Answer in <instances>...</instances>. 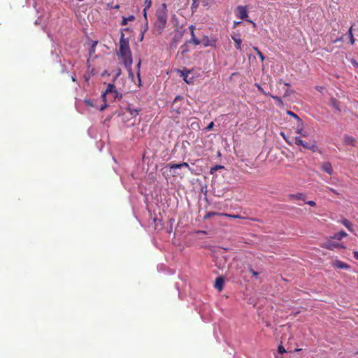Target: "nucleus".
Listing matches in <instances>:
<instances>
[{
    "label": "nucleus",
    "instance_id": "obj_1",
    "mask_svg": "<svg viewBox=\"0 0 358 358\" xmlns=\"http://www.w3.org/2000/svg\"><path fill=\"white\" fill-rule=\"evenodd\" d=\"M117 55L122 58L124 64L127 68H131L133 60L131 51L129 47V40L124 37V34L122 33L119 42V51Z\"/></svg>",
    "mask_w": 358,
    "mask_h": 358
},
{
    "label": "nucleus",
    "instance_id": "obj_2",
    "mask_svg": "<svg viewBox=\"0 0 358 358\" xmlns=\"http://www.w3.org/2000/svg\"><path fill=\"white\" fill-rule=\"evenodd\" d=\"M155 16L156 22L155 27L159 33L161 34L165 29L168 20V9L167 5L165 3H162L157 9Z\"/></svg>",
    "mask_w": 358,
    "mask_h": 358
},
{
    "label": "nucleus",
    "instance_id": "obj_3",
    "mask_svg": "<svg viewBox=\"0 0 358 358\" xmlns=\"http://www.w3.org/2000/svg\"><path fill=\"white\" fill-rule=\"evenodd\" d=\"M110 95H111V96L113 99H120L122 97L121 95L119 96V93L117 92L116 87H115V85H113V84L108 85L107 89L102 94V97L104 99H106V96H110Z\"/></svg>",
    "mask_w": 358,
    "mask_h": 358
},
{
    "label": "nucleus",
    "instance_id": "obj_4",
    "mask_svg": "<svg viewBox=\"0 0 358 358\" xmlns=\"http://www.w3.org/2000/svg\"><path fill=\"white\" fill-rule=\"evenodd\" d=\"M294 143L297 145L302 146L303 148L308 149V150H310L312 151H315V148H316L315 143H310L305 142L303 140L301 139V136H296L294 138Z\"/></svg>",
    "mask_w": 358,
    "mask_h": 358
},
{
    "label": "nucleus",
    "instance_id": "obj_5",
    "mask_svg": "<svg viewBox=\"0 0 358 358\" xmlns=\"http://www.w3.org/2000/svg\"><path fill=\"white\" fill-rule=\"evenodd\" d=\"M231 38L235 43V48L236 50H242V40L241 38V34L240 33L234 32L231 35Z\"/></svg>",
    "mask_w": 358,
    "mask_h": 358
},
{
    "label": "nucleus",
    "instance_id": "obj_6",
    "mask_svg": "<svg viewBox=\"0 0 358 358\" xmlns=\"http://www.w3.org/2000/svg\"><path fill=\"white\" fill-rule=\"evenodd\" d=\"M217 39L215 38H209L208 36H204L201 39V43L204 47H215Z\"/></svg>",
    "mask_w": 358,
    "mask_h": 358
},
{
    "label": "nucleus",
    "instance_id": "obj_7",
    "mask_svg": "<svg viewBox=\"0 0 358 358\" xmlns=\"http://www.w3.org/2000/svg\"><path fill=\"white\" fill-rule=\"evenodd\" d=\"M236 16L241 20L246 19L248 16L246 7L238 6L236 8Z\"/></svg>",
    "mask_w": 358,
    "mask_h": 358
},
{
    "label": "nucleus",
    "instance_id": "obj_8",
    "mask_svg": "<svg viewBox=\"0 0 358 358\" xmlns=\"http://www.w3.org/2000/svg\"><path fill=\"white\" fill-rule=\"evenodd\" d=\"M321 170L330 176L334 173L332 165L329 162L322 163L321 165Z\"/></svg>",
    "mask_w": 358,
    "mask_h": 358
},
{
    "label": "nucleus",
    "instance_id": "obj_9",
    "mask_svg": "<svg viewBox=\"0 0 358 358\" xmlns=\"http://www.w3.org/2000/svg\"><path fill=\"white\" fill-rule=\"evenodd\" d=\"M189 73H191V71H180V76L183 78V80L187 84H193L194 78L193 77L189 78Z\"/></svg>",
    "mask_w": 358,
    "mask_h": 358
},
{
    "label": "nucleus",
    "instance_id": "obj_10",
    "mask_svg": "<svg viewBox=\"0 0 358 358\" xmlns=\"http://www.w3.org/2000/svg\"><path fill=\"white\" fill-rule=\"evenodd\" d=\"M333 266L341 269H349L350 267V265L340 260L334 261L333 262Z\"/></svg>",
    "mask_w": 358,
    "mask_h": 358
},
{
    "label": "nucleus",
    "instance_id": "obj_11",
    "mask_svg": "<svg viewBox=\"0 0 358 358\" xmlns=\"http://www.w3.org/2000/svg\"><path fill=\"white\" fill-rule=\"evenodd\" d=\"M288 197L291 200H301L303 201H306V195L303 193L290 194Z\"/></svg>",
    "mask_w": 358,
    "mask_h": 358
},
{
    "label": "nucleus",
    "instance_id": "obj_12",
    "mask_svg": "<svg viewBox=\"0 0 358 358\" xmlns=\"http://www.w3.org/2000/svg\"><path fill=\"white\" fill-rule=\"evenodd\" d=\"M189 29L191 30V42H192L195 45H198L201 43V40L198 39L194 34V30L195 29V27L194 25H190Z\"/></svg>",
    "mask_w": 358,
    "mask_h": 358
},
{
    "label": "nucleus",
    "instance_id": "obj_13",
    "mask_svg": "<svg viewBox=\"0 0 358 358\" xmlns=\"http://www.w3.org/2000/svg\"><path fill=\"white\" fill-rule=\"evenodd\" d=\"M224 284V278L222 277H218L215 279V287L219 291H222L223 289Z\"/></svg>",
    "mask_w": 358,
    "mask_h": 358
},
{
    "label": "nucleus",
    "instance_id": "obj_14",
    "mask_svg": "<svg viewBox=\"0 0 358 358\" xmlns=\"http://www.w3.org/2000/svg\"><path fill=\"white\" fill-rule=\"evenodd\" d=\"M152 0H145V1H144L145 8L143 9V16L147 22H148L147 10L152 6Z\"/></svg>",
    "mask_w": 358,
    "mask_h": 358
},
{
    "label": "nucleus",
    "instance_id": "obj_15",
    "mask_svg": "<svg viewBox=\"0 0 358 358\" xmlns=\"http://www.w3.org/2000/svg\"><path fill=\"white\" fill-rule=\"evenodd\" d=\"M355 141H356L355 138L351 136L346 135L344 137V143L346 145L355 146Z\"/></svg>",
    "mask_w": 358,
    "mask_h": 358
},
{
    "label": "nucleus",
    "instance_id": "obj_16",
    "mask_svg": "<svg viewBox=\"0 0 358 358\" xmlns=\"http://www.w3.org/2000/svg\"><path fill=\"white\" fill-rule=\"evenodd\" d=\"M348 234L344 231H341L336 234H335L331 238L334 239L341 240L343 238L345 237Z\"/></svg>",
    "mask_w": 358,
    "mask_h": 358
},
{
    "label": "nucleus",
    "instance_id": "obj_17",
    "mask_svg": "<svg viewBox=\"0 0 358 358\" xmlns=\"http://www.w3.org/2000/svg\"><path fill=\"white\" fill-rule=\"evenodd\" d=\"M340 246V244L338 243H334L331 242H328L325 244V248L328 250H334L336 248H338Z\"/></svg>",
    "mask_w": 358,
    "mask_h": 358
},
{
    "label": "nucleus",
    "instance_id": "obj_18",
    "mask_svg": "<svg viewBox=\"0 0 358 358\" xmlns=\"http://www.w3.org/2000/svg\"><path fill=\"white\" fill-rule=\"evenodd\" d=\"M134 20V15H130L128 17H123L122 22H121V25H122V26L126 25V24H127L128 21H132Z\"/></svg>",
    "mask_w": 358,
    "mask_h": 358
},
{
    "label": "nucleus",
    "instance_id": "obj_19",
    "mask_svg": "<svg viewBox=\"0 0 358 358\" xmlns=\"http://www.w3.org/2000/svg\"><path fill=\"white\" fill-rule=\"evenodd\" d=\"M303 121H301V122H298V124L296 128V133L298 134H302V131H303Z\"/></svg>",
    "mask_w": 358,
    "mask_h": 358
},
{
    "label": "nucleus",
    "instance_id": "obj_20",
    "mask_svg": "<svg viewBox=\"0 0 358 358\" xmlns=\"http://www.w3.org/2000/svg\"><path fill=\"white\" fill-rule=\"evenodd\" d=\"M167 166L171 170L176 169H181L182 168L181 163L180 164H176V163L171 162V163L168 164Z\"/></svg>",
    "mask_w": 358,
    "mask_h": 358
},
{
    "label": "nucleus",
    "instance_id": "obj_21",
    "mask_svg": "<svg viewBox=\"0 0 358 358\" xmlns=\"http://www.w3.org/2000/svg\"><path fill=\"white\" fill-rule=\"evenodd\" d=\"M128 110L131 115L136 116L137 115H138L139 112L141 111V109L129 108Z\"/></svg>",
    "mask_w": 358,
    "mask_h": 358
},
{
    "label": "nucleus",
    "instance_id": "obj_22",
    "mask_svg": "<svg viewBox=\"0 0 358 358\" xmlns=\"http://www.w3.org/2000/svg\"><path fill=\"white\" fill-rule=\"evenodd\" d=\"M222 213H216V212H208V213L206 214V215L204 216V220H207V219H209L212 216H214V215H221Z\"/></svg>",
    "mask_w": 358,
    "mask_h": 358
},
{
    "label": "nucleus",
    "instance_id": "obj_23",
    "mask_svg": "<svg viewBox=\"0 0 358 358\" xmlns=\"http://www.w3.org/2000/svg\"><path fill=\"white\" fill-rule=\"evenodd\" d=\"M287 114L294 117L296 120H297L298 122H301V121H302L301 119L292 111L288 110Z\"/></svg>",
    "mask_w": 358,
    "mask_h": 358
},
{
    "label": "nucleus",
    "instance_id": "obj_24",
    "mask_svg": "<svg viewBox=\"0 0 358 358\" xmlns=\"http://www.w3.org/2000/svg\"><path fill=\"white\" fill-rule=\"evenodd\" d=\"M348 34H349V36H350V43H351V45H353L355 43V39H354V36L352 34V26H351V27L350 28Z\"/></svg>",
    "mask_w": 358,
    "mask_h": 358
},
{
    "label": "nucleus",
    "instance_id": "obj_25",
    "mask_svg": "<svg viewBox=\"0 0 358 358\" xmlns=\"http://www.w3.org/2000/svg\"><path fill=\"white\" fill-rule=\"evenodd\" d=\"M343 224H344V226H345L347 229H349V230H350V231L352 230L351 227H352V224L349 220H346V219H345V220H344L343 221Z\"/></svg>",
    "mask_w": 358,
    "mask_h": 358
},
{
    "label": "nucleus",
    "instance_id": "obj_26",
    "mask_svg": "<svg viewBox=\"0 0 358 358\" xmlns=\"http://www.w3.org/2000/svg\"><path fill=\"white\" fill-rule=\"evenodd\" d=\"M270 96L271 98H273L274 100H275L276 102L278 103V105H280V106L283 105V102L280 97H279L278 96H273V95H270Z\"/></svg>",
    "mask_w": 358,
    "mask_h": 358
},
{
    "label": "nucleus",
    "instance_id": "obj_27",
    "mask_svg": "<svg viewBox=\"0 0 358 358\" xmlns=\"http://www.w3.org/2000/svg\"><path fill=\"white\" fill-rule=\"evenodd\" d=\"M255 86L257 87L258 90L264 95H271L269 93L266 92L259 84L256 83Z\"/></svg>",
    "mask_w": 358,
    "mask_h": 358
},
{
    "label": "nucleus",
    "instance_id": "obj_28",
    "mask_svg": "<svg viewBox=\"0 0 358 358\" xmlns=\"http://www.w3.org/2000/svg\"><path fill=\"white\" fill-rule=\"evenodd\" d=\"M221 215L222 216H225V217H233V218H238V217H239V215H230V214H227V213H222Z\"/></svg>",
    "mask_w": 358,
    "mask_h": 358
},
{
    "label": "nucleus",
    "instance_id": "obj_29",
    "mask_svg": "<svg viewBox=\"0 0 358 358\" xmlns=\"http://www.w3.org/2000/svg\"><path fill=\"white\" fill-rule=\"evenodd\" d=\"M222 168H223V166H218V165H217V166H214V167L211 168V169H210V173H213L214 171H216V170H217V169H222Z\"/></svg>",
    "mask_w": 358,
    "mask_h": 358
},
{
    "label": "nucleus",
    "instance_id": "obj_30",
    "mask_svg": "<svg viewBox=\"0 0 358 358\" xmlns=\"http://www.w3.org/2000/svg\"><path fill=\"white\" fill-rule=\"evenodd\" d=\"M278 352L280 354H283V353L286 352V350L282 345H279L278 346Z\"/></svg>",
    "mask_w": 358,
    "mask_h": 358
},
{
    "label": "nucleus",
    "instance_id": "obj_31",
    "mask_svg": "<svg viewBox=\"0 0 358 358\" xmlns=\"http://www.w3.org/2000/svg\"><path fill=\"white\" fill-rule=\"evenodd\" d=\"M181 166H182V168L185 167V168H187L189 171L192 170V169L190 168V166H189V164L187 162L181 163Z\"/></svg>",
    "mask_w": 358,
    "mask_h": 358
},
{
    "label": "nucleus",
    "instance_id": "obj_32",
    "mask_svg": "<svg viewBox=\"0 0 358 358\" xmlns=\"http://www.w3.org/2000/svg\"><path fill=\"white\" fill-rule=\"evenodd\" d=\"M213 126H214V123H213V122H210V124H209L206 127V129L207 131H210V130H211V129H213Z\"/></svg>",
    "mask_w": 358,
    "mask_h": 358
},
{
    "label": "nucleus",
    "instance_id": "obj_33",
    "mask_svg": "<svg viewBox=\"0 0 358 358\" xmlns=\"http://www.w3.org/2000/svg\"><path fill=\"white\" fill-rule=\"evenodd\" d=\"M257 55L259 57L262 62H263L265 59V57L264 56V55L262 54V52L261 51H258Z\"/></svg>",
    "mask_w": 358,
    "mask_h": 358
},
{
    "label": "nucleus",
    "instance_id": "obj_34",
    "mask_svg": "<svg viewBox=\"0 0 358 358\" xmlns=\"http://www.w3.org/2000/svg\"><path fill=\"white\" fill-rule=\"evenodd\" d=\"M306 203L308 204L309 206H316V203L314 201H306Z\"/></svg>",
    "mask_w": 358,
    "mask_h": 358
},
{
    "label": "nucleus",
    "instance_id": "obj_35",
    "mask_svg": "<svg viewBox=\"0 0 358 358\" xmlns=\"http://www.w3.org/2000/svg\"><path fill=\"white\" fill-rule=\"evenodd\" d=\"M328 189L333 193L337 194L338 196H340V193H338L335 189L334 188H331V187H328Z\"/></svg>",
    "mask_w": 358,
    "mask_h": 358
},
{
    "label": "nucleus",
    "instance_id": "obj_36",
    "mask_svg": "<svg viewBox=\"0 0 358 358\" xmlns=\"http://www.w3.org/2000/svg\"><path fill=\"white\" fill-rule=\"evenodd\" d=\"M85 103L87 106H92V103L90 100H85Z\"/></svg>",
    "mask_w": 358,
    "mask_h": 358
},
{
    "label": "nucleus",
    "instance_id": "obj_37",
    "mask_svg": "<svg viewBox=\"0 0 358 358\" xmlns=\"http://www.w3.org/2000/svg\"><path fill=\"white\" fill-rule=\"evenodd\" d=\"M250 271L251 272V273L254 275V276H257L258 275V273L255 271L252 268H250Z\"/></svg>",
    "mask_w": 358,
    "mask_h": 358
},
{
    "label": "nucleus",
    "instance_id": "obj_38",
    "mask_svg": "<svg viewBox=\"0 0 358 358\" xmlns=\"http://www.w3.org/2000/svg\"><path fill=\"white\" fill-rule=\"evenodd\" d=\"M179 99H181V97H180V96H176V97L175 98V99H174L173 102L172 106H174V104H175V103L177 102V101H178V100H179Z\"/></svg>",
    "mask_w": 358,
    "mask_h": 358
},
{
    "label": "nucleus",
    "instance_id": "obj_39",
    "mask_svg": "<svg viewBox=\"0 0 358 358\" xmlns=\"http://www.w3.org/2000/svg\"><path fill=\"white\" fill-rule=\"evenodd\" d=\"M353 255H354V257H355V259H356L357 260H358V251H354V252H353Z\"/></svg>",
    "mask_w": 358,
    "mask_h": 358
},
{
    "label": "nucleus",
    "instance_id": "obj_40",
    "mask_svg": "<svg viewBox=\"0 0 358 358\" xmlns=\"http://www.w3.org/2000/svg\"><path fill=\"white\" fill-rule=\"evenodd\" d=\"M140 66H141V61L138 62V65H137V67H138V70H139V69H140ZM138 80H139V81L141 82L139 71L138 72Z\"/></svg>",
    "mask_w": 358,
    "mask_h": 358
},
{
    "label": "nucleus",
    "instance_id": "obj_41",
    "mask_svg": "<svg viewBox=\"0 0 358 358\" xmlns=\"http://www.w3.org/2000/svg\"><path fill=\"white\" fill-rule=\"evenodd\" d=\"M300 135L302 136L306 137V136H308V134L307 131H303L302 134H301Z\"/></svg>",
    "mask_w": 358,
    "mask_h": 358
},
{
    "label": "nucleus",
    "instance_id": "obj_42",
    "mask_svg": "<svg viewBox=\"0 0 358 358\" xmlns=\"http://www.w3.org/2000/svg\"><path fill=\"white\" fill-rule=\"evenodd\" d=\"M247 21H248V22L251 23V24H252V27H255V28L256 27V26H257V25H256V23H255V22H254L253 21H252V20H247Z\"/></svg>",
    "mask_w": 358,
    "mask_h": 358
},
{
    "label": "nucleus",
    "instance_id": "obj_43",
    "mask_svg": "<svg viewBox=\"0 0 358 358\" xmlns=\"http://www.w3.org/2000/svg\"><path fill=\"white\" fill-rule=\"evenodd\" d=\"M241 23H242V22H241V21H239V22H234V27H236V26L240 25Z\"/></svg>",
    "mask_w": 358,
    "mask_h": 358
},
{
    "label": "nucleus",
    "instance_id": "obj_44",
    "mask_svg": "<svg viewBox=\"0 0 358 358\" xmlns=\"http://www.w3.org/2000/svg\"><path fill=\"white\" fill-rule=\"evenodd\" d=\"M281 135L283 136L284 139L286 141L287 143H288L289 144H290V143L287 141V139L285 138L284 134L282 132L281 133Z\"/></svg>",
    "mask_w": 358,
    "mask_h": 358
},
{
    "label": "nucleus",
    "instance_id": "obj_45",
    "mask_svg": "<svg viewBox=\"0 0 358 358\" xmlns=\"http://www.w3.org/2000/svg\"><path fill=\"white\" fill-rule=\"evenodd\" d=\"M253 50L257 52V54H258V51H260L257 47H254Z\"/></svg>",
    "mask_w": 358,
    "mask_h": 358
},
{
    "label": "nucleus",
    "instance_id": "obj_46",
    "mask_svg": "<svg viewBox=\"0 0 358 358\" xmlns=\"http://www.w3.org/2000/svg\"><path fill=\"white\" fill-rule=\"evenodd\" d=\"M341 40H342V37H341V38H338V39L334 40V43H336V42H338V41H341Z\"/></svg>",
    "mask_w": 358,
    "mask_h": 358
},
{
    "label": "nucleus",
    "instance_id": "obj_47",
    "mask_svg": "<svg viewBox=\"0 0 358 358\" xmlns=\"http://www.w3.org/2000/svg\"><path fill=\"white\" fill-rule=\"evenodd\" d=\"M352 64H353L355 66H358V63H357L356 61H353V62H352Z\"/></svg>",
    "mask_w": 358,
    "mask_h": 358
},
{
    "label": "nucleus",
    "instance_id": "obj_48",
    "mask_svg": "<svg viewBox=\"0 0 358 358\" xmlns=\"http://www.w3.org/2000/svg\"><path fill=\"white\" fill-rule=\"evenodd\" d=\"M129 76H131L132 78L134 77L133 73L129 71Z\"/></svg>",
    "mask_w": 358,
    "mask_h": 358
},
{
    "label": "nucleus",
    "instance_id": "obj_49",
    "mask_svg": "<svg viewBox=\"0 0 358 358\" xmlns=\"http://www.w3.org/2000/svg\"><path fill=\"white\" fill-rule=\"evenodd\" d=\"M301 349H299V348H296V349L295 350V351H296V352H299V351H301Z\"/></svg>",
    "mask_w": 358,
    "mask_h": 358
},
{
    "label": "nucleus",
    "instance_id": "obj_50",
    "mask_svg": "<svg viewBox=\"0 0 358 358\" xmlns=\"http://www.w3.org/2000/svg\"><path fill=\"white\" fill-rule=\"evenodd\" d=\"M199 233L206 234V231H199Z\"/></svg>",
    "mask_w": 358,
    "mask_h": 358
},
{
    "label": "nucleus",
    "instance_id": "obj_51",
    "mask_svg": "<svg viewBox=\"0 0 358 358\" xmlns=\"http://www.w3.org/2000/svg\"><path fill=\"white\" fill-rule=\"evenodd\" d=\"M71 79H72L73 81H76V79L73 77H72Z\"/></svg>",
    "mask_w": 358,
    "mask_h": 358
},
{
    "label": "nucleus",
    "instance_id": "obj_52",
    "mask_svg": "<svg viewBox=\"0 0 358 358\" xmlns=\"http://www.w3.org/2000/svg\"><path fill=\"white\" fill-rule=\"evenodd\" d=\"M115 8H119V6H118V5H117V6H115Z\"/></svg>",
    "mask_w": 358,
    "mask_h": 358
},
{
    "label": "nucleus",
    "instance_id": "obj_53",
    "mask_svg": "<svg viewBox=\"0 0 358 358\" xmlns=\"http://www.w3.org/2000/svg\"><path fill=\"white\" fill-rule=\"evenodd\" d=\"M357 353H358V351H357Z\"/></svg>",
    "mask_w": 358,
    "mask_h": 358
}]
</instances>
